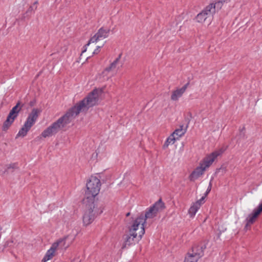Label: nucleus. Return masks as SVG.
<instances>
[{
  "label": "nucleus",
  "mask_w": 262,
  "mask_h": 262,
  "mask_svg": "<svg viewBox=\"0 0 262 262\" xmlns=\"http://www.w3.org/2000/svg\"><path fill=\"white\" fill-rule=\"evenodd\" d=\"M102 90L100 89H95L82 100L77 103L68 112L70 113L72 117L77 116L80 112H87L89 108L96 105L98 103L99 97L101 95Z\"/></svg>",
  "instance_id": "1"
},
{
  "label": "nucleus",
  "mask_w": 262,
  "mask_h": 262,
  "mask_svg": "<svg viewBox=\"0 0 262 262\" xmlns=\"http://www.w3.org/2000/svg\"><path fill=\"white\" fill-rule=\"evenodd\" d=\"M145 220L143 217H137L129 228V233L123 236L124 243L122 248H125L134 244L135 238L141 239L145 233Z\"/></svg>",
  "instance_id": "2"
},
{
  "label": "nucleus",
  "mask_w": 262,
  "mask_h": 262,
  "mask_svg": "<svg viewBox=\"0 0 262 262\" xmlns=\"http://www.w3.org/2000/svg\"><path fill=\"white\" fill-rule=\"evenodd\" d=\"M101 186V183L99 179L96 176H92L87 181L86 184V189L84 193L83 202H97L96 197L99 194Z\"/></svg>",
  "instance_id": "3"
},
{
  "label": "nucleus",
  "mask_w": 262,
  "mask_h": 262,
  "mask_svg": "<svg viewBox=\"0 0 262 262\" xmlns=\"http://www.w3.org/2000/svg\"><path fill=\"white\" fill-rule=\"evenodd\" d=\"M85 207V211L83 216V222L84 225L88 226L91 224L95 217L102 212V210L98 207L97 202L88 203L83 202Z\"/></svg>",
  "instance_id": "4"
},
{
  "label": "nucleus",
  "mask_w": 262,
  "mask_h": 262,
  "mask_svg": "<svg viewBox=\"0 0 262 262\" xmlns=\"http://www.w3.org/2000/svg\"><path fill=\"white\" fill-rule=\"evenodd\" d=\"M71 117L70 113L67 112L56 122L53 123L51 126L43 130L41 133V136L43 138H47L56 134L60 128L63 127L70 122V119Z\"/></svg>",
  "instance_id": "5"
},
{
  "label": "nucleus",
  "mask_w": 262,
  "mask_h": 262,
  "mask_svg": "<svg viewBox=\"0 0 262 262\" xmlns=\"http://www.w3.org/2000/svg\"><path fill=\"white\" fill-rule=\"evenodd\" d=\"M108 30H106L103 28H101L100 29H99L98 32L90 39L89 42L84 47V49L82 50L80 54V59H81L83 53L86 51V46L89 47L90 45L93 43L95 44L94 46L97 48V49H96L94 51H93L92 50H91L90 49H89V50H90V51L92 52L93 54H97L99 52L98 48H99L100 47L98 46H95L96 43L97 42L98 40L101 39V38H106L108 35Z\"/></svg>",
  "instance_id": "6"
},
{
  "label": "nucleus",
  "mask_w": 262,
  "mask_h": 262,
  "mask_svg": "<svg viewBox=\"0 0 262 262\" xmlns=\"http://www.w3.org/2000/svg\"><path fill=\"white\" fill-rule=\"evenodd\" d=\"M23 104H21L20 101L17 102L16 105L14 106L12 110L10 111L8 114L7 119L4 122L2 129L4 131H7L11 125L12 124L15 119L18 116V115L21 111Z\"/></svg>",
  "instance_id": "7"
},
{
  "label": "nucleus",
  "mask_w": 262,
  "mask_h": 262,
  "mask_svg": "<svg viewBox=\"0 0 262 262\" xmlns=\"http://www.w3.org/2000/svg\"><path fill=\"white\" fill-rule=\"evenodd\" d=\"M221 154V151H215L208 155L201 161L200 165L206 170V168L209 167L212 165L215 159Z\"/></svg>",
  "instance_id": "8"
},
{
  "label": "nucleus",
  "mask_w": 262,
  "mask_h": 262,
  "mask_svg": "<svg viewBox=\"0 0 262 262\" xmlns=\"http://www.w3.org/2000/svg\"><path fill=\"white\" fill-rule=\"evenodd\" d=\"M197 248L198 247L195 246L192 247V253L187 254L184 262H197L201 254V252H197Z\"/></svg>",
  "instance_id": "9"
},
{
  "label": "nucleus",
  "mask_w": 262,
  "mask_h": 262,
  "mask_svg": "<svg viewBox=\"0 0 262 262\" xmlns=\"http://www.w3.org/2000/svg\"><path fill=\"white\" fill-rule=\"evenodd\" d=\"M189 83L185 84L182 88L177 89L173 91L171 93V99L173 101H177L179 98H180L183 94L185 92Z\"/></svg>",
  "instance_id": "10"
},
{
  "label": "nucleus",
  "mask_w": 262,
  "mask_h": 262,
  "mask_svg": "<svg viewBox=\"0 0 262 262\" xmlns=\"http://www.w3.org/2000/svg\"><path fill=\"white\" fill-rule=\"evenodd\" d=\"M41 111L37 108H33L29 114L26 122L33 126L36 122Z\"/></svg>",
  "instance_id": "11"
},
{
  "label": "nucleus",
  "mask_w": 262,
  "mask_h": 262,
  "mask_svg": "<svg viewBox=\"0 0 262 262\" xmlns=\"http://www.w3.org/2000/svg\"><path fill=\"white\" fill-rule=\"evenodd\" d=\"M204 200V198L202 197L200 200L197 201L190 207L188 210V213L191 217L194 216L196 212L200 208L201 205L203 204L202 202Z\"/></svg>",
  "instance_id": "12"
},
{
  "label": "nucleus",
  "mask_w": 262,
  "mask_h": 262,
  "mask_svg": "<svg viewBox=\"0 0 262 262\" xmlns=\"http://www.w3.org/2000/svg\"><path fill=\"white\" fill-rule=\"evenodd\" d=\"M205 171L204 168L200 165L197 167L189 176V180L191 181H194L195 180L201 176Z\"/></svg>",
  "instance_id": "13"
},
{
  "label": "nucleus",
  "mask_w": 262,
  "mask_h": 262,
  "mask_svg": "<svg viewBox=\"0 0 262 262\" xmlns=\"http://www.w3.org/2000/svg\"><path fill=\"white\" fill-rule=\"evenodd\" d=\"M121 54H120L118 57L112 63H111L108 67L105 69L102 73L103 74L107 75V73L111 71L114 70L116 68L118 64L121 59Z\"/></svg>",
  "instance_id": "14"
},
{
  "label": "nucleus",
  "mask_w": 262,
  "mask_h": 262,
  "mask_svg": "<svg viewBox=\"0 0 262 262\" xmlns=\"http://www.w3.org/2000/svg\"><path fill=\"white\" fill-rule=\"evenodd\" d=\"M157 213L150 207L148 208L145 213L144 216L143 214H141L138 217H143L145 220V223L147 219H152L156 216Z\"/></svg>",
  "instance_id": "15"
},
{
  "label": "nucleus",
  "mask_w": 262,
  "mask_h": 262,
  "mask_svg": "<svg viewBox=\"0 0 262 262\" xmlns=\"http://www.w3.org/2000/svg\"><path fill=\"white\" fill-rule=\"evenodd\" d=\"M67 237H64L59 239L57 242L54 243L52 245L57 250L58 249H66L69 246V244H66Z\"/></svg>",
  "instance_id": "16"
},
{
  "label": "nucleus",
  "mask_w": 262,
  "mask_h": 262,
  "mask_svg": "<svg viewBox=\"0 0 262 262\" xmlns=\"http://www.w3.org/2000/svg\"><path fill=\"white\" fill-rule=\"evenodd\" d=\"M151 207L158 213L165 208V205L162 199H160Z\"/></svg>",
  "instance_id": "17"
},
{
  "label": "nucleus",
  "mask_w": 262,
  "mask_h": 262,
  "mask_svg": "<svg viewBox=\"0 0 262 262\" xmlns=\"http://www.w3.org/2000/svg\"><path fill=\"white\" fill-rule=\"evenodd\" d=\"M215 4L211 3L206 6L203 11L208 17L212 16L215 13Z\"/></svg>",
  "instance_id": "18"
},
{
  "label": "nucleus",
  "mask_w": 262,
  "mask_h": 262,
  "mask_svg": "<svg viewBox=\"0 0 262 262\" xmlns=\"http://www.w3.org/2000/svg\"><path fill=\"white\" fill-rule=\"evenodd\" d=\"M32 126L30 125L27 122H25V124L19 130L18 133L17 135V137H24L25 136L28 131L31 129Z\"/></svg>",
  "instance_id": "19"
},
{
  "label": "nucleus",
  "mask_w": 262,
  "mask_h": 262,
  "mask_svg": "<svg viewBox=\"0 0 262 262\" xmlns=\"http://www.w3.org/2000/svg\"><path fill=\"white\" fill-rule=\"evenodd\" d=\"M56 250L57 249L52 245L51 248L47 251L46 255L42 259V261L46 262L52 258L55 255V253Z\"/></svg>",
  "instance_id": "20"
},
{
  "label": "nucleus",
  "mask_w": 262,
  "mask_h": 262,
  "mask_svg": "<svg viewBox=\"0 0 262 262\" xmlns=\"http://www.w3.org/2000/svg\"><path fill=\"white\" fill-rule=\"evenodd\" d=\"M257 217L258 216L257 215H255L253 213L250 214L248 216V218L247 219V224L245 228L247 230L250 229L251 225L256 221Z\"/></svg>",
  "instance_id": "21"
},
{
  "label": "nucleus",
  "mask_w": 262,
  "mask_h": 262,
  "mask_svg": "<svg viewBox=\"0 0 262 262\" xmlns=\"http://www.w3.org/2000/svg\"><path fill=\"white\" fill-rule=\"evenodd\" d=\"M186 132V129H184L183 125H181L180 128L176 129L172 134L174 135V137H176L177 139H178L181 136L184 135Z\"/></svg>",
  "instance_id": "22"
},
{
  "label": "nucleus",
  "mask_w": 262,
  "mask_h": 262,
  "mask_svg": "<svg viewBox=\"0 0 262 262\" xmlns=\"http://www.w3.org/2000/svg\"><path fill=\"white\" fill-rule=\"evenodd\" d=\"M208 17V16L203 11H202L198 14L196 19L198 22L203 23L204 22Z\"/></svg>",
  "instance_id": "23"
},
{
  "label": "nucleus",
  "mask_w": 262,
  "mask_h": 262,
  "mask_svg": "<svg viewBox=\"0 0 262 262\" xmlns=\"http://www.w3.org/2000/svg\"><path fill=\"white\" fill-rule=\"evenodd\" d=\"M176 139H177L176 137H174V135L172 134L167 139V140L164 145V146L167 147L170 144H173Z\"/></svg>",
  "instance_id": "24"
},
{
  "label": "nucleus",
  "mask_w": 262,
  "mask_h": 262,
  "mask_svg": "<svg viewBox=\"0 0 262 262\" xmlns=\"http://www.w3.org/2000/svg\"><path fill=\"white\" fill-rule=\"evenodd\" d=\"M230 0H216L215 4L216 5L220 6V7L221 8L224 3L230 2Z\"/></svg>",
  "instance_id": "25"
},
{
  "label": "nucleus",
  "mask_w": 262,
  "mask_h": 262,
  "mask_svg": "<svg viewBox=\"0 0 262 262\" xmlns=\"http://www.w3.org/2000/svg\"><path fill=\"white\" fill-rule=\"evenodd\" d=\"M253 213L255 214V215H257V216H258L260 214L261 212H260L259 210L256 208L254 210Z\"/></svg>",
  "instance_id": "26"
},
{
  "label": "nucleus",
  "mask_w": 262,
  "mask_h": 262,
  "mask_svg": "<svg viewBox=\"0 0 262 262\" xmlns=\"http://www.w3.org/2000/svg\"><path fill=\"white\" fill-rule=\"evenodd\" d=\"M257 209L262 212V202L259 205Z\"/></svg>",
  "instance_id": "27"
},
{
  "label": "nucleus",
  "mask_w": 262,
  "mask_h": 262,
  "mask_svg": "<svg viewBox=\"0 0 262 262\" xmlns=\"http://www.w3.org/2000/svg\"><path fill=\"white\" fill-rule=\"evenodd\" d=\"M130 215V212H128L127 214H126V216H128Z\"/></svg>",
  "instance_id": "28"
}]
</instances>
